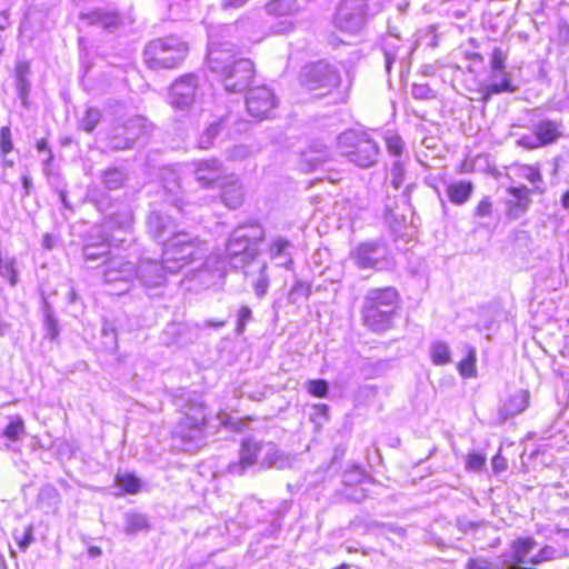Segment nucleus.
<instances>
[{
	"label": "nucleus",
	"instance_id": "1",
	"mask_svg": "<svg viewBox=\"0 0 569 569\" xmlns=\"http://www.w3.org/2000/svg\"><path fill=\"white\" fill-rule=\"evenodd\" d=\"M247 22L248 20L239 19L236 24L208 29V68L223 83L228 92H242L254 77L253 62L250 59L238 57L233 43L222 41L224 34H230L238 26L243 27Z\"/></svg>",
	"mask_w": 569,
	"mask_h": 569
},
{
	"label": "nucleus",
	"instance_id": "2",
	"mask_svg": "<svg viewBox=\"0 0 569 569\" xmlns=\"http://www.w3.org/2000/svg\"><path fill=\"white\" fill-rule=\"evenodd\" d=\"M173 405L182 412L172 436L186 451L201 447L204 443L207 413L203 402L183 389L173 395Z\"/></svg>",
	"mask_w": 569,
	"mask_h": 569
},
{
	"label": "nucleus",
	"instance_id": "3",
	"mask_svg": "<svg viewBox=\"0 0 569 569\" xmlns=\"http://www.w3.org/2000/svg\"><path fill=\"white\" fill-rule=\"evenodd\" d=\"M400 302V293L395 287L367 290L360 310L363 326L375 333L391 329Z\"/></svg>",
	"mask_w": 569,
	"mask_h": 569
},
{
	"label": "nucleus",
	"instance_id": "4",
	"mask_svg": "<svg viewBox=\"0 0 569 569\" xmlns=\"http://www.w3.org/2000/svg\"><path fill=\"white\" fill-rule=\"evenodd\" d=\"M264 239V230L258 222L238 226L226 246V266L233 268L248 267L259 253V243Z\"/></svg>",
	"mask_w": 569,
	"mask_h": 569
},
{
	"label": "nucleus",
	"instance_id": "5",
	"mask_svg": "<svg viewBox=\"0 0 569 569\" xmlns=\"http://www.w3.org/2000/svg\"><path fill=\"white\" fill-rule=\"evenodd\" d=\"M204 242L187 232H177L163 243L162 260L168 273H178L187 264L206 253Z\"/></svg>",
	"mask_w": 569,
	"mask_h": 569
},
{
	"label": "nucleus",
	"instance_id": "6",
	"mask_svg": "<svg viewBox=\"0 0 569 569\" xmlns=\"http://www.w3.org/2000/svg\"><path fill=\"white\" fill-rule=\"evenodd\" d=\"M337 143L341 156L361 169L371 168L378 162L379 146L365 131L347 130L338 136Z\"/></svg>",
	"mask_w": 569,
	"mask_h": 569
},
{
	"label": "nucleus",
	"instance_id": "7",
	"mask_svg": "<svg viewBox=\"0 0 569 569\" xmlns=\"http://www.w3.org/2000/svg\"><path fill=\"white\" fill-rule=\"evenodd\" d=\"M188 53V44L176 36L158 38L144 48V61L150 69H172L180 64Z\"/></svg>",
	"mask_w": 569,
	"mask_h": 569
},
{
	"label": "nucleus",
	"instance_id": "8",
	"mask_svg": "<svg viewBox=\"0 0 569 569\" xmlns=\"http://www.w3.org/2000/svg\"><path fill=\"white\" fill-rule=\"evenodd\" d=\"M150 128L143 117H119L107 131V146L113 151L132 149L138 140L149 134Z\"/></svg>",
	"mask_w": 569,
	"mask_h": 569
},
{
	"label": "nucleus",
	"instance_id": "9",
	"mask_svg": "<svg viewBox=\"0 0 569 569\" xmlns=\"http://www.w3.org/2000/svg\"><path fill=\"white\" fill-rule=\"evenodd\" d=\"M300 82L309 91L330 92L341 82L339 70L336 66L319 60L305 66L300 72Z\"/></svg>",
	"mask_w": 569,
	"mask_h": 569
},
{
	"label": "nucleus",
	"instance_id": "10",
	"mask_svg": "<svg viewBox=\"0 0 569 569\" xmlns=\"http://www.w3.org/2000/svg\"><path fill=\"white\" fill-rule=\"evenodd\" d=\"M367 3L365 0H343L333 18L335 27L347 33L356 34L366 23Z\"/></svg>",
	"mask_w": 569,
	"mask_h": 569
},
{
	"label": "nucleus",
	"instance_id": "11",
	"mask_svg": "<svg viewBox=\"0 0 569 569\" xmlns=\"http://www.w3.org/2000/svg\"><path fill=\"white\" fill-rule=\"evenodd\" d=\"M388 249L382 240H370L359 243L351 252L350 258L361 270H381L386 264Z\"/></svg>",
	"mask_w": 569,
	"mask_h": 569
},
{
	"label": "nucleus",
	"instance_id": "12",
	"mask_svg": "<svg viewBox=\"0 0 569 569\" xmlns=\"http://www.w3.org/2000/svg\"><path fill=\"white\" fill-rule=\"evenodd\" d=\"M415 47L408 41H403L396 34H388L382 40V52L385 57V70L389 74L395 63L399 64L400 72L410 67V57Z\"/></svg>",
	"mask_w": 569,
	"mask_h": 569
},
{
	"label": "nucleus",
	"instance_id": "13",
	"mask_svg": "<svg viewBox=\"0 0 569 569\" xmlns=\"http://www.w3.org/2000/svg\"><path fill=\"white\" fill-rule=\"evenodd\" d=\"M248 113L257 119H266L277 107V98L267 86L250 88L246 97Z\"/></svg>",
	"mask_w": 569,
	"mask_h": 569
},
{
	"label": "nucleus",
	"instance_id": "14",
	"mask_svg": "<svg viewBox=\"0 0 569 569\" xmlns=\"http://www.w3.org/2000/svg\"><path fill=\"white\" fill-rule=\"evenodd\" d=\"M79 20L88 27L100 28L107 32H116L122 24L120 12L113 8L97 7L79 13Z\"/></svg>",
	"mask_w": 569,
	"mask_h": 569
},
{
	"label": "nucleus",
	"instance_id": "15",
	"mask_svg": "<svg viewBox=\"0 0 569 569\" xmlns=\"http://www.w3.org/2000/svg\"><path fill=\"white\" fill-rule=\"evenodd\" d=\"M264 441L254 438H246L241 441L239 450V460L228 466V471L234 476H243L246 471L256 466H260Z\"/></svg>",
	"mask_w": 569,
	"mask_h": 569
},
{
	"label": "nucleus",
	"instance_id": "16",
	"mask_svg": "<svg viewBox=\"0 0 569 569\" xmlns=\"http://www.w3.org/2000/svg\"><path fill=\"white\" fill-rule=\"evenodd\" d=\"M102 274L107 283L123 284L118 290L124 292L127 283L134 278V264L123 257H111L104 260Z\"/></svg>",
	"mask_w": 569,
	"mask_h": 569
},
{
	"label": "nucleus",
	"instance_id": "17",
	"mask_svg": "<svg viewBox=\"0 0 569 569\" xmlns=\"http://www.w3.org/2000/svg\"><path fill=\"white\" fill-rule=\"evenodd\" d=\"M168 271L164 268V261L161 262L150 258H143L134 266V278H137L144 288H159L166 284Z\"/></svg>",
	"mask_w": 569,
	"mask_h": 569
},
{
	"label": "nucleus",
	"instance_id": "18",
	"mask_svg": "<svg viewBox=\"0 0 569 569\" xmlns=\"http://www.w3.org/2000/svg\"><path fill=\"white\" fill-rule=\"evenodd\" d=\"M124 242L126 238L102 234L101 228H92L82 247V254L86 261H97L109 253L112 242Z\"/></svg>",
	"mask_w": 569,
	"mask_h": 569
},
{
	"label": "nucleus",
	"instance_id": "19",
	"mask_svg": "<svg viewBox=\"0 0 569 569\" xmlns=\"http://www.w3.org/2000/svg\"><path fill=\"white\" fill-rule=\"evenodd\" d=\"M146 227L148 234L157 241H163L178 232L176 231L174 219L159 208H152L149 211L146 218Z\"/></svg>",
	"mask_w": 569,
	"mask_h": 569
},
{
	"label": "nucleus",
	"instance_id": "20",
	"mask_svg": "<svg viewBox=\"0 0 569 569\" xmlns=\"http://www.w3.org/2000/svg\"><path fill=\"white\" fill-rule=\"evenodd\" d=\"M197 88L198 82L194 74L182 76L171 86L170 104L180 110L189 108L194 101Z\"/></svg>",
	"mask_w": 569,
	"mask_h": 569
},
{
	"label": "nucleus",
	"instance_id": "21",
	"mask_svg": "<svg viewBox=\"0 0 569 569\" xmlns=\"http://www.w3.org/2000/svg\"><path fill=\"white\" fill-rule=\"evenodd\" d=\"M226 260L218 254L209 256L197 269L191 271L192 278L197 279L206 288L217 284L226 274Z\"/></svg>",
	"mask_w": 569,
	"mask_h": 569
},
{
	"label": "nucleus",
	"instance_id": "22",
	"mask_svg": "<svg viewBox=\"0 0 569 569\" xmlns=\"http://www.w3.org/2000/svg\"><path fill=\"white\" fill-rule=\"evenodd\" d=\"M510 198L506 202V214L511 220L522 217L531 206V191L526 186L510 187L508 189Z\"/></svg>",
	"mask_w": 569,
	"mask_h": 569
},
{
	"label": "nucleus",
	"instance_id": "23",
	"mask_svg": "<svg viewBox=\"0 0 569 569\" xmlns=\"http://www.w3.org/2000/svg\"><path fill=\"white\" fill-rule=\"evenodd\" d=\"M196 180L202 187H213L223 181L224 170L221 161L218 159L201 160L196 164L194 169Z\"/></svg>",
	"mask_w": 569,
	"mask_h": 569
},
{
	"label": "nucleus",
	"instance_id": "24",
	"mask_svg": "<svg viewBox=\"0 0 569 569\" xmlns=\"http://www.w3.org/2000/svg\"><path fill=\"white\" fill-rule=\"evenodd\" d=\"M295 246L283 237H276L268 244V254L278 267L291 270L293 268Z\"/></svg>",
	"mask_w": 569,
	"mask_h": 569
},
{
	"label": "nucleus",
	"instance_id": "25",
	"mask_svg": "<svg viewBox=\"0 0 569 569\" xmlns=\"http://www.w3.org/2000/svg\"><path fill=\"white\" fill-rule=\"evenodd\" d=\"M132 212L129 208H123L117 212H110L100 227L102 234L116 236V232L130 233L132 229Z\"/></svg>",
	"mask_w": 569,
	"mask_h": 569
},
{
	"label": "nucleus",
	"instance_id": "26",
	"mask_svg": "<svg viewBox=\"0 0 569 569\" xmlns=\"http://www.w3.org/2000/svg\"><path fill=\"white\" fill-rule=\"evenodd\" d=\"M518 89V86L512 83L511 74L505 71H491L489 83L482 89V100L489 101L493 94L512 93Z\"/></svg>",
	"mask_w": 569,
	"mask_h": 569
},
{
	"label": "nucleus",
	"instance_id": "27",
	"mask_svg": "<svg viewBox=\"0 0 569 569\" xmlns=\"http://www.w3.org/2000/svg\"><path fill=\"white\" fill-rule=\"evenodd\" d=\"M330 151L323 143H313L302 153L300 169L303 172L315 171L330 161Z\"/></svg>",
	"mask_w": 569,
	"mask_h": 569
},
{
	"label": "nucleus",
	"instance_id": "28",
	"mask_svg": "<svg viewBox=\"0 0 569 569\" xmlns=\"http://www.w3.org/2000/svg\"><path fill=\"white\" fill-rule=\"evenodd\" d=\"M291 465L292 457L289 453L281 451L274 442H264L262 457L260 460V468H276L282 470L290 468Z\"/></svg>",
	"mask_w": 569,
	"mask_h": 569
},
{
	"label": "nucleus",
	"instance_id": "29",
	"mask_svg": "<svg viewBox=\"0 0 569 569\" xmlns=\"http://www.w3.org/2000/svg\"><path fill=\"white\" fill-rule=\"evenodd\" d=\"M246 278H251V286L258 299H262L269 289L270 279L268 274V266L264 261H258L246 267Z\"/></svg>",
	"mask_w": 569,
	"mask_h": 569
},
{
	"label": "nucleus",
	"instance_id": "30",
	"mask_svg": "<svg viewBox=\"0 0 569 569\" xmlns=\"http://www.w3.org/2000/svg\"><path fill=\"white\" fill-rule=\"evenodd\" d=\"M529 405V392L527 390H518L511 395L500 407L498 417L501 422L521 413Z\"/></svg>",
	"mask_w": 569,
	"mask_h": 569
},
{
	"label": "nucleus",
	"instance_id": "31",
	"mask_svg": "<svg viewBox=\"0 0 569 569\" xmlns=\"http://www.w3.org/2000/svg\"><path fill=\"white\" fill-rule=\"evenodd\" d=\"M223 203L230 209L239 208L243 202V188L239 180L233 177H226L219 184Z\"/></svg>",
	"mask_w": 569,
	"mask_h": 569
},
{
	"label": "nucleus",
	"instance_id": "32",
	"mask_svg": "<svg viewBox=\"0 0 569 569\" xmlns=\"http://www.w3.org/2000/svg\"><path fill=\"white\" fill-rule=\"evenodd\" d=\"M100 180L106 189L118 190L127 182L128 172L122 167H108L101 171Z\"/></svg>",
	"mask_w": 569,
	"mask_h": 569
},
{
	"label": "nucleus",
	"instance_id": "33",
	"mask_svg": "<svg viewBox=\"0 0 569 569\" xmlns=\"http://www.w3.org/2000/svg\"><path fill=\"white\" fill-rule=\"evenodd\" d=\"M264 10L272 17H290L300 11V4L297 0H269Z\"/></svg>",
	"mask_w": 569,
	"mask_h": 569
},
{
	"label": "nucleus",
	"instance_id": "34",
	"mask_svg": "<svg viewBox=\"0 0 569 569\" xmlns=\"http://www.w3.org/2000/svg\"><path fill=\"white\" fill-rule=\"evenodd\" d=\"M124 527L123 531L129 536H134L139 532H146L150 529L149 519L146 515L129 511L123 516Z\"/></svg>",
	"mask_w": 569,
	"mask_h": 569
},
{
	"label": "nucleus",
	"instance_id": "35",
	"mask_svg": "<svg viewBox=\"0 0 569 569\" xmlns=\"http://www.w3.org/2000/svg\"><path fill=\"white\" fill-rule=\"evenodd\" d=\"M560 124L557 121L545 119L533 126L535 132L537 133L542 146L555 142L560 136Z\"/></svg>",
	"mask_w": 569,
	"mask_h": 569
},
{
	"label": "nucleus",
	"instance_id": "36",
	"mask_svg": "<svg viewBox=\"0 0 569 569\" xmlns=\"http://www.w3.org/2000/svg\"><path fill=\"white\" fill-rule=\"evenodd\" d=\"M473 191V186L470 181H458L448 186L447 194L449 200L455 204H463L467 202Z\"/></svg>",
	"mask_w": 569,
	"mask_h": 569
},
{
	"label": "nucleus",
	"instance_id": "37",
	"mask_svg": "<svg viewBox=\"0 0 569 569\" xmlns=\"http://www.w3.org/2000/svg\"><path fill=\"white\" fill-rule=\"evenodd\" d=\"M519 176L532 184V188H529L531 193L542 194L546 191L545 181L537 167L523 164L519 168Z\"/></svg>",
	"mask_w": 569,
	"mask_h": 569
},
{
	"label": "nucleus",
	"instance_id": "38",
	"mask_svg": "<svg viewBox=\"0 0 569 569\" xmlns=\"http://www.w3.org/2000/svg\"><path fill=\"white\" fill-rule=\"evenodd\" d=\"M60 503V493L53 485H44L38 493V505L47 512L57 509Z\"/></svg>",
	"mask_w": 569,
	"mask_h": 569
},
{
	"label": "nucleus",
	"instance_id": "39",
	"mask_svg": "<svg viewBox=\"0 0 569 569\" xmlns=\"http://www.w3.org/2000/svg\"><path fill=\"white\" fill-rule=\"evenodd\" d=\"M42 313H43V327L46 330V338L50 340H54L59 333L58 319L54 316L53 308L47 301L46 298L42 299Z\"/></svg>",
	"mask_w": 569,
	"mask_h": 569
},
{
	"label": "nucleus",
	"instance_id": "40",
	"mask_svg": "<svg viewBox=\"0 0 569 569\" xmlns=\"http://www.w3.org/2000/svg\"><path fill=\"white\" fill-rule=\"evenodd\" d=\"M26 435L24 421L20 416L10 417L9 423L2 430L1 437L6 438L7 442H17Z\"/></svg>",
	"mask_w": 569,
	"mask_h": 569
},
{
	"label": "nucleus",
	"instance_id": "41",
	"mask_svg": "<svg viewBox=\"0 0 569 569\" xmlns=\"http://www.w3.org/2000/svg\"><path fill=\"white\" fill-rule=\"evenodd\" d=\"M369 476L359 466H351L346 469L342 473L343 489L360 486L365 481L369 480Z\"/></svg>",
	"mask_w": 569,
	"mask_h": 569
},
{
	"label": "nucleus",
	"instance_id": "42",
	"mask_svg": "<svg viewBox=\"0 0 569 569\" xmlns=\"http://www.w3.org/2000/svg\"><path fill=\"white\" fill-rule=\"evenodd\" d=\"M430 357L436 366H445L451 362L449 346L443 341H435L430 346Z\"/></svg>",
	"mask_w": 569,
	"mask_h": 569
},
{
	"label": "nucleus",
	"instance_id": "43",
	"mask_svg": "<svg viewBox=\"0 0 569 569\" xmlns=\"http://www.w3.org/2000/svg\"><path fill=\"white\" fill-rule=\"evenodd\" d=\"M467 357L458 363V371L463 378H473L477 376V351L473 347H467Z\"/></svg>",
	"mask_w": 569,
	"mask_h": 569
},
{
	"label": "nucleus",
	"instance_id": "44",
	"mask_svg": "<svg viewBox=\"0 0 569 569\" xmlns=\"http://www.w3.org/2000/svg\"><path fill=\"white\" fill-rule=\"evenodd\" d=\"M224 118H220L218 121H214L209 124V127L204 130V132L199 138V148L209 149L213 144V140L218 137L221 131L222 123L224 122Z\"/></svg>",
	"mask_w": 569,
	"mask_h": 569
},
{
	"label": "nucleus",
	"instance_id": "45",
	"mask_svg": "<svg viewBox=\"0 0 569 569\" xmlns=\"http://www.w3.org/2000/svg\"><path fill=\"white\" fill-rule=\"evenodd\" d=\"M116 483L127 493H138L141 481L132 473L117 475Z\"/></svg>",
	"mask_w": 569,
	"mask_h": 569
},
{
	"label": "nucleus",
	"instance_id": "46",
	"mask_svg": "<svg viewBox=\"0 0 569 569\" xmlns=\"http://www.w3.org/2000/svg\"><path fill=\"white\" fill-rule=\"evenodd\" d=\"M101 120V113L99 109L90 107L86 110L84 116L79 122V127L90 133L92 132Z\"/></svg>",
	"mask_w": 569,
	"mask_h": 569
},
{
	"label": "nucleus",
	"instance_id": "47",
	"mask_svg": "<svg viewBox=\"0 0 569 569\" xmlns=\"http://www.w3.org/2000/svg\"><path fill=\"white\" fill-rule=\"evenodd\" d=\"M561 557V552L551 547V546H545L543 548H541L539 550V552L532 557H530L529 559V565L530 566H538L545 561H550V560H553V559H557Z\"/></svg>",
	"mask_w": 569,
	"mask_h": 569
},
{
	"label": "nucleus",
	"instance_id": "48",
	"mask_svg": "<svg viewBox=\"0 0 569 569\" xmlns=\"http://www.w3.org/2000/svg\"><path fill=\"white\" fill-rule=\"evenodd\" d=\"M2 276L7 277L11 287L18 283L17 259L14 257L4 259Z\"/></svg>",
	"mask_w": 569,
	"mask_h": 569
},
{
	"label": "nucleus",
	"instance_id": "49",
	"mask_svg": "<svg viewBox=\"0 0 569 569\" xmlns=\"http://www.w3.org/2000/svg\"><path fill=\"white\" fill-rule=\"evenodd\" d=\"M307 387L308 392L318 398H326L329 393V385L322 379L309 380Z\"/></svg>",
	"mask_w": 569,
	"mask_h": 569
},
{
	"label": "nucleus",
	"instance_id": "50",
	"mask_svg": "<svg viewBox=\"0 0 569 569\" xmlns=\"http://www.w3.org/2000/svg\"><path fill=\"white\" fill-rule=\"evenodd\" d=\"M466 569H501L500 557L495 563L482 557L471 558L467 561Z\"/></svg>",
	"mask_w": 569,
	"mask_h": 569
},
{
	"label": "nucleus",
	"instance_id": "51",
	"mask_svg": "<svg viewBox=\"0 0 569 569\" xmlns=\"http://www.w3.org/2000/svg\"><path fill=\"white\" fill-rule=\"evenodd\" d=\"M507 54L501 48H495L490 56V68L491 71H505L506 70Z\"/></svg>",
	"mask_w": 569,
	"mask_h": 569
},
{
	"label": "nucleus",
	"instance_id": "52",
	"mask_svg": "<svg viewBox=\"0 0 569 569\" xmlns=\"http://www.w3.org/2000/svg\"><path fill=\"white\" fill-rule=\"evenodd\" d=\"M486 466V456L478 452H470L466 457V469L469 471H481Z\"/></svg>",
	"mask_w": 569,
	"mask_h": 569
},
{
	"label": "nucleus",
	"instance_id": "53",
	"mask_svg": "<svg viewBox=\"0 0 569 569\" xmlns=\"http://www.w3.org/2000/svg\"><path fill=\"white\" fill-rule=\"evenodd\" d=\"M252 319V311L248 306H242L237 315V328L238 335H242L246 330L247 323Z\"/></svg>",
	"mask_w": 569,
	"mask_h": 569
},
{
	"label": "nucleus",
	"instance_id": "54",
	"mask_svg": "<svg viewBox=\"0 0 569 569\" xmlns=\"http://www.w3.org/2000/svg\"><path fill=\"white\" fill-rule=\"evenodd\" d=\"M197 338V333L191 330V328L187 325V331L180 333L179 337L172 339H166L164 343L167 345H177L179 347H184Z\"/></svg>",
	"mask_w": 569,
	"mask_h": 569
},
{
	"label": "nucleus",
	"instance_id": "55",
	"mask_svg": "<svg viewBox=\"0 0 569 569\" xmlns=\"http://www.w3.org/2000/svg\"><path fill=\"white\" fill-rule=\"evenodd\" d=\"M13 149L10 127L4 126L0 129V151L7 156Z\"/></svg>",
	"mask_w": 569,
	"mask_h": 569
},
{
	"label": "nucleus",
	"instance_id": "56",
	"mask_svg": "<svg viewBox=\"0 0 569 569\" xmlns=\"http://www.w3.org/2000/svg\"><path fill=\"white\" fill-rule=\"evenodd\" d=\"M386 146H387L388 152L391 156L397 157V158H399L401 156L402 150H403V141L399 136L392 134V136L387 137Z\"/></svg>",
	"mask_w": 569,
	"mask_h": 569
},
{
	"label": "nucleus",
	"instance_id": "57",
	"mask_svg": "<svg viewBox=\"0 0 569 569\" xmlns=\"http://www.w3.org/2000/svg\"><path fill=\"white\" fill-rule=\"evenodd\" d=\"M342 495L349 501L361 502L367 498L368 492L363 487L355 486L351 488L343 489Z\"/></svg>",
	"mask_w": 569,
	"mask_h": 569
},
{
	"label": "nucleus",
	"instance_id": "58",
	"mask_svg": "<svg viewBox=\"0 0 569 569\" xmlns=\"http://www.w3.org/2000/svg\"><path fill=\"white\" fill-rule=\"evenodd\" d=\"M411 94L419 100H428L435 97L432 89L426 83H413Z\"/></svg>",
	"mask_w": 569,
	"mask_h": 569
},
{
	"label": "nucleus",
	"instance_id": "59",
	"mask_svg": "<svg viewBox=\"0 0 569 569\" xmlns=\"http://www.w3.org/2000/svg\"><path fill=\"white\" fill-rule=\"evenodd\" d=\"M390 172H391V177H392V186L398 189L403 181V176H405L403 163L399 159H397L396 161L392 162Z\"/></svg>",
	"mask_w": 569,
	"mask_h": 569
},
{
	"label": "nucleus",
	"instance_id": "60",
	"mask_svg": "<svg viewBox=\"0 0 569 569\" xmlns=\"http://www.w3.org/2000/svg\"><path fill=\"white\" fill-rule=\"evenodd\" d=\"M251 153V150L246 144H237L228 150V159L233 161H241L248 158Z\"/></svg>",
	"mask_w": 569,
	"mask_h": 569
},
{
	"label": "nucleus",
	"instance_id": "61",
	"mask_svg": "<svg viewBox=\"0 0 569 569\" xmlns=\"http://www.w3.org/2000/svg\"><path fill=\"white\" fill-rule=\"evenodd\" d=\"M168 178H164V189L176 197L180 189L179 178L174 171L167 172Z\"/></svg>",
	"mask_w": 569,
	"mask_h": 569
},
{
	"label": "nucleus",
	"instance_id": "62",
	"mask_svg": "<svg viewBox=\"0 0 569 569\" xmlns=\"http://www.w3.org/2000/svg\"><path fill=\"white\" fill-rule=\"evenodd\" d=\"M30 89V83L26 76L22 73V71H18L17 73V90H18V97L24 101Z\"/></svg>",
	"mask_w": 569,
	"mask_h": 569
},
{
	"label": "nucleus",
	"instance_id": "63",
	"mask_svg": "<svg viewBox=\"0 0 569 569\" xmlns=\"http://www.w3.org/2000/svg\"><path fill=\"white\" fill-rule=\"evenodd\" d=\"M184 331H187L186 323H180V322L170 323L166 327V329L163 331V336H164L163 341L166 339H172V338L179 337L180 333H183Z\"/></svg>",
	"mask_w": 569,
	"mask_h": 569
},
{
	"label": "nucleus",
	"instance_id": "64",
	"mask_svg": "<svg viewBox=\"0 0 569 569\" xmlns=\"http://www.w3.org/2000/svg\"><path fill=\"white\" fill-rule=\"evenodd\" d=\"M518 144L527 149H536L542 147L537 133L533 131L532 134H525L518 139Z\"/></svg>",
	"mask_w": 569,
	"mask_h": 569
}]
</instances>
